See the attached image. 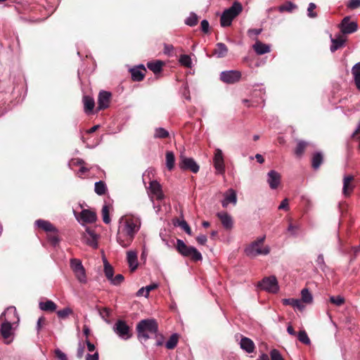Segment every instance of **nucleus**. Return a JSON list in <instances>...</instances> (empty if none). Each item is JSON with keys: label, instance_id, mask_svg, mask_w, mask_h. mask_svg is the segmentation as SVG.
<instances>
[{"label": "nucleus", "instance_id": "nucleus-1", "mask_svg": "<svg viewBox=\"0 0 360 360\" xmlns=\"http://www.w3.org/2000/svg\"><path fill=\"white\" fill-rule=\"evenodd\" d=\"M20 321L16 308L13 306L7 307L0 316V335L9 344L13 338L14 330Z\"/></svg>", "mask_w": 360, "mask_h": 360}, {"label": "nucleus", "instance_id": "nucleus-2", "mask_svg": "<svg viewBox=\"0 0 360 360\" xmlns=\"http://www.w3.org/2000/svg\"><path fill=\"white\" fill-rule=\"evenodd\" d=\"M136 330L139 339L141 341H146L149 338L148 333H157L158 323L155 319H143L138 323Z\"/></svg>", "mask_w": 360, "mask_h": 360}, {"label": "nucleus", "instance_id": "nucleus-3", "mask_svg": "<svg viewBox=\"0 0 360 360\" xmlns=\"http://www.w3.org/2000/svg\"><path fill=\"white\" fill-rule=\"evenodd\" d=\"M141 226V221L139 217L127 216L121 218L119 227L135 237L140 230Z\"/></svg>", "mask_w": 360, "mask_h": 360}, {"label": "nucleus", "instance_id": "nucleus-4", "mask_svg": "<svg viewBox=\"0 0 360 360\" xmlns=\"http://www.w3.org/2000/svg\"><path fill=\"white\" fill-rule=\"evenodd\" d=\"M265 236L258 238L250 243L245 249V252L249 257H255L258 255H267L270 252L269 246L262 247Z\"/></svg>", "mask_w": 360, "mask_h": 360}, {"label": "nucleus", "instance_id": "nucleus-5", "mask_svg": "<svg viewBox=\"0 0 360 360\" xmlns=\"http://www.w3.org/2000/svg\"><path fill=\"white\" fill-rule=\"evenodd\" d=\"M176 248L182 256L191 257L195 262L202 259L201 253L195 247L186 245L181 239L176 240Z\"/></svg>", "mask_w": 360, "mask_h": 360}, {"label": "nucleus", "instance_id": "nucleus-6", "mask_svg": "<svg viewBox=\"0 0 360 360\" xmlns=\"http://www.w3.org/2000/svg\"><path fill=\"white\" fill-rule=\"evenodd\" d=\"M242 6L240 3L236 1L233 5L225 10L220 19V23L222 27H228L231 25L232 20L242 11Z\"/></svg>", "mask_w": 360, "mask_h": 360}, {"label": "nucleus", "instance_id": "nucleus-7", "mask_svg": "<svg viewBox=\"0 0 360 360\" xmlns=\"http://www.w3.org/2000/svg\"><path fill=\"white\" fill-rule=\"evenodd\" d=\"M258 287L271 293H276L279 290L278 281L274 276L264 278L258 283Z\"/></svg>", "mask_w": 360, "mask_h": 360}, {"label": "nucleus", "instance_id": "nucleus-8", "mask_svg": "<svg viewBox=\"0 0 360 360\" xmlns=\"http://www.w3.org/2000/svg\"><path fill=\"white\" fill-rule=\"evenodd\" d=\"M70 267L77 280L80 283H85L86 282V276L82 262L78 259H71Z\"/></svg>", "mask_w": 360, "mask_h": 360}, {"label": "nucleus", "instance_id": "nucleus-9", "mask_svg": "<svg viewBox=\"0 0 360 360\" xmlns=\"http://www.w3.org/2000/svg\"><path fill=\"white\" fill-rule=\"evenodd\" d=\"M113 331L122 340H128L131 337L129 326L124 321L118 320L113 326Z\"/></svg>", "mask_w": 360, "mask_h": 360}, {"label": "nucleus", "instance_id": "nucleus-10", "mask_svg": "<svg viewBox=\"0 0 360 360\" xmlns=\"http://www.w3.org/2000/svg\"><path fill=\"white\" fill-rule=\"evenodd\" d=\"M179 167L182 170H190L193 173H197L200 169L199 165L193 158H187L182 154L179 158Z\"/></svg>", "mask_w": 360, "mask_h": 360}, {"label": "nucleus", "instance_id": "nucleus-11", "mask_svg": "<svg viewBox=\"0 0 360 360\" xmlns=\"http://www.w3.org/2000/svg\"><path fill=\"white\" fill-rule=\"evenodd\" d=\"M213 165L217 174H223L225 172L224 154L222 150L219 148H216L214 150Z\"/></svg>", "mask_w": 360, "mask_h": 360}, {"label": "nucleus", "instance_id": "nucleus-12", "mask_svg": "<svg viewBox=\"0 0 360 360\" xmlns=\"http://www.w3.org/2000/svg\"><path fill=\"white\" fill-rule=\"evenodd\" d=\"M148 193L152 202L154 198L162 200L165 198L161 185L157 181H150Z\"/></svg>", "mask_w": 360, "mask_h": 360}, {"label": "nucleus", "instance_id": "nucleus-13", "mask_svg": "<svg viewBox=\"0 0 360 360\" xmlns=\"http://www.w3.org/2000/svg\"><path fill=\"white\" fill-rule=\"evenodd\" d=\"M241 72L238 70H226L220 74V79L226 84H233L240 80Z\"/></svg>", "mask_w": 360, "mask_h": 360}, {"label": "nucleus", "instance_id": "nucleus-14", "mask_svg": "<svg viewBox=\"0 0 360 360\" xmlns=\"http://www.w3.org/2000/svg\"><path fill=\"white\" fill-rule=\"evenodd\" d=\"M116 239L120 246L126 248L130 246L134 239V237L119 227Z\"/></svg>", "mask_w": 360, "mask_h": 360}, {"label": "nucleus", "instance_id": "nucleus-15", "mask_svg": "<svg viewBox=\"0 0 360 360\" xmlns=\"http://www.w3.org/2000/svg\"><path fill=\"white\" fill-rule=\"evenodd\" d=\"M341 32L344 34H349L355 32L358 29L357 22L351 21L349 16L345 17L340 24Z\"/></svg>", "mask_w": 360, "mask_h": 360}, {"label": "nucleus", "instance_id": "nucleus-16", "mask_svg": "<svg viewBox=\"0 0 360 360\" xmlns=\"http://www.w3.org/2000/svg\"><path fill=\"white\" fill-rule=\"evenodd\" d=\"M74 214L79 221L85 223H94L96 221L97 217L95 212L91 210H83L78 217L77 212L74 211Z\"/></svg>", "mask_w": 360, "mask_h": 360}, {"label": "nucleus", "instance_id": "nucleus-17", "mask_svg": "<svg viewBox=\"0 0 360 360\" xmlns=\"http://www.w3.org/2000/svg\"><path fill=\"white\" fill-rule=\"evenodd\" d=\"M354 176L351 174L345 175L343 177L342 186V195L347 198L349 197L354 189L355 186L352 183Z\"/></svg>", "mask_w": 360, "mask_h": 360}, {"label": "nucleus", "instance_id": "nucleus-18", "mask_svg": "<svg viewBox=\"0 0 360 360\" xmlns=\"http://www.w3.org/2000/svg\"><path fill=\"white\" fill-rule=\"evenodd\" d=\"M281 176L278 172L271 170L267 173V183L271 189L277 188L281 183Z\"/></svg>", "mask_w": 360, "mask_h": 360}, {"label": "nucleus", "instance_id": "nucleus-19", "mask_svg": "<svg viewBox=\"0 0 360 360\" xmlns=\"http://www.w3.org/2000/svg\"><path fill=\"white\" fill-rule=\"evenodd\" d=\"M224 199L221 201L223 207H226L229 204L231 203L233 205H236L237 202V195L236 191L230 188L224 195Z\"/></svg>", "mask_w": 360, "mask_h": 360}, {"label": "nucleus", "instance_id": "nucleus-20", "mask_svg": "<svg viewBox=\"0 0 360 360\" xmlns=\"http://www.w3.org/2000/svg\"><path fill=\"white\" fill-rule=\"evenodd\" d=\"M111 94L110 93L102 91L99 93L98 99V110H103L107 108L110 103Z\"/></svg>", "mask_w": 360, "mask_h": 360}, {"label": "nucleus", "instance_id": "nucleus-21", "mask_svg": "<svg viewBox=\"0 0 360 360\" xmlns=\"http://www.w3.org/2000/svg\"><path fill=\"white\" fill-rule=\"evenodd\" d=\"M240 347L247 353H252L255 349L254 342L246 337H242L239 342Z\"/></svg>", "mask_w": 360, "mask_h": 360}, {"label": "nucleus", "instance_id": "nucleus-22", "mask_svg": "<svg viewBox=\"0 0 360 360\" xmlns=\"http://www.w3.org/2000/svg\"><path fill=\"white\" fill-rule=\"evenodd\" d=\"M217 217L220 219L222 226L226 229H231L233 227V219L230 214L226 212H220L217 214Z\"/></svg>", "mask_w": 360, "mask_h": 360}, {"label": "nucleus", "instance_id": "nucleus-23", "mask_svg": "<svg viewBox=\"0 0 360 360\" xmlns=\"http://www.w3.org/2000/svg\"><path fill=\"white\" fill-rule=\"evenodd\" d=\"M131 78L134 81L140 82L143 80L146 70L143 65L133 68L130 70Z\"/></svg>", "mask_w": 360, "mask_h": 360}, {"label": "nucleus", "instance_id": "nucleus-24", "mask_svg": "<svg viewBox=\"0 0 360 360\" xmlns=\"http://www.w3.org/2000/svg\"><path fill=\"white\" fill-rule=\"evenodd\" d=\"M127 261L130 270L131 271H135L139 264L137 252L135 250L128 251L127 252Z\"/></svg>", "mask_w": 360, "mask_h": 360}, {"label": "nucleus", "instance_id": "nucleus-25", "mask_svg": "<svg viewBox=\"0 0 360 360\" xmlns=\"http://www.w3.org/2000/svg\"><path fill=\"white\" fill-rule=\"evenodd\" d=\"M86 235L84 236L86 239V243L94 248H97L98 247V236L97 235L89 228H86Z\"/></svg>", "mask_w": 360, "mask_h": 360}, {"label": "nucleus", "instance_id": "nucleus-26", "mask_svg": "<svg viewBox=\"0 0 360 360\" xmlns=\"http://www.w3.org/2000/svg\"><path fill=\"white\" fill-rule=\"evenodd\" d=\"M35 224L40 229L44 230L46 232L56 233L57 231L56 228L49 221L44 219H38L35 221Z\"/></svg>", "mask_w": 360, "mask_h": 360}, {"label": "nucleus", "instance_id": "nucleus-27", "mask_svg": "<svg viewBox=\"0 0 360 360\" xmlns=\"http://www.w3.org/2000/svg\"><path fill=\"white\" fill-rule=\"evenodd\" d=\"M332 44L330 46L331 52H335L340 48L344 46L345 42V39H344L342 36L339 35L336 38H331Z\"/></svg>", "mask_w": 360, "mask_h": 360}, {"label": "nucleus", "instance_id": "nucleus-28", "mask_svg": "<svg viewBox=\"0 0 360 360\" xmlns=\"http://www.w3.org/2000/svg\"><path fill=\"white\" fill-rule=\"evenodd\" d=\"M253 49L258 55L267 53L270 52L271 50L269 45L263 44L259 41H256V43L253 45Z\"/></svg>", "mask_w": 360, "mask_h": 360}, {"label": "nucleus", "instance_id": "nucleus-29", "mask_svg": "<svg viewBox=\"0 0 360 360\" xmlns=\"http://www.w3.org/2000/svg\"><path fill=\"white\" fill-rule=\"evenodd\" d=\"M39 309L44 311H54L57 309V305L52 300H46L39 302Z\"/></svg>", "mask_w": 360, "mask_h": 360}, {"label": "nucleus", "instance_id": "nucleus-30", "mask_svg": "<svg viewBox=\"0 0 360 360\" xmlns=\"http://www.w3.org/2000/svg\"><path fill=\"white\" fill-rule=\"evenodd\" d=\"M83 103L86 113L91 112L95 106L94 98L89 96H84L83 97Z\"/></svg>", "mask_w": 360, "mask_h": 360}, {"label": "nucleus", "instance_id": "nucleus-31", "mask_svg": "<svg viewBox=\"0 0 360 360\" xmlns=\"http://www.w3.org/2000/svg\"><path fill=\"white\" fill-rule=\"evenodd\" d=\"M352 73L353 75L356 88L360 90V62L356 63L352 67Z\"/></svg>", "mask_w": 360, "mask_h": 360}, {"label": "nucleus", "instance_id": "nucleus-32", "mask_svg": "<svg viewBox=\"0 0 360 360\" xmlns=\"http://www.w3.org/2000/svg\"><path fill=\"white\" fill-rule=\"evenodd\" d=\"M283 303L285 305H291L293 307L298 309L299 310H303L304 308L302 301L299 299H284L283 300Z\"/></svg>", "mask_w": 360, "mask_h": 360}, {"label": "nucleus", "instance_id": "nucleus-33", "mask_svg": "<svg viewBox=\"0 0 360 360\" xmlns=\"http://www.w3.org/2000/svg\"><path fill=\"white\" fill-rule=\"evenodd\" d=\"M216 46L214 54L216 55L217 58H224L228 52L227 46L224 43H217Z\"/></svg>", "mask_w": 360, "mask_h": 360}, {"label": "nucleus", "instance_id": "nucleus-34", "mask_svg": "<svg viewBox=\"0 0 360 360\" xmlns=\"http://www.w3.org/2000/svg\"><path fill=\"white\" fill-rule=\"evenodd\" d=\"M111 208V205L108 202H105L102 207L101 213L103 221L105 224H108L110 223L111 219L109 215L110 209Z\"/></svg>", "mask_w": 360, "mask_h": 360}, {"label": "nucleus", "instance_id": "nucleus-35", "mask_svg": "<svg viewBox=\"0 0 360 360\" xmlns=\"http://www.w3.org/2000/svg\"><path fill=\"white\" fill-rule=\"evenodd\" d=\"M163 64V62L161 60H156L155 62L148 63L147 66L155 74H158L161 72Z\"/></svg>", "mask_w": 360, "mask_h": 360}, {"label": "nucleus", "instance_id": "nucleus-36", "mask_svg": "<svg viewBox=\"0 0 360 360\" xmlns=\"http://www.w3.org/2000/svg\"><path fill=\"white\" fill-rule=\"evenodd\" d=\"M175 156L172 151H167L166 153V167L171 171L174 167Z\"/></svg>", "mask_w": 360, "mask_h": 360}, {"label": "nucleus", "instance_id": "nucleus-37", "mask_svg": "<svg viewBox=\"0 0 360 360\" xmlns=\"http://www.w3.org/2000/svg\"><path fill=\"white\" fill-rule=\"evenodd\" d=\"M323 162V155L321 153L317 152L314 154L311 160V164L314 169H317Z\"/></svg>", "mask_w": 360, "mask_h": 360}, {"label": "nucleus", "instance_id": "nucleus-38", "mask_svg": "<svg viewBox=\"0 0 360 360\" xmlns=\"http://www.w3.org/2000/svg\"><path fill=\"white\" fill-rule=\"evenodd\" d=\"M104 274L109 281L114 276L113 267L106 259L104 260Z\"/></svg>", "mask_w": 360, "mask_h": 360}, {"label": "nucleus", "instance_id": "nucleus-39", "mask_svg": "<svg viewBox=\"0 0 360 360\" xmlns=\"http://www.w3.org/2000/svg\"><path fill=\"white\" fill-rule=\"evenodd\" d=\"M295 8H297V6L295 4H293L291 1H288L285 4L280 6L278 8V10L281 13H283V12H285V11L290 13L292 11H294Z\"/></svg>", "mask_w": 360, "mask_h": 360}, {"label": "nucleus", "instance_id": "nucleus-40", "mask_svg": "<svg viewBox=\"0 0 360 360\" xmlns=\"http://www.w3.org/2000/svg\"><path fill=\"white\" fill-rule=\"evenodd\" d=\"M169 135V131L165 128L158 127L155 129L154 138L155 139H165Z\"/></svg>", "mask_w": 360, "mask_h": 360}, {"label": "nucleus", "instance_id": "nucleus-41", "mask_svg": "<svg viewBox=\"0 0 360 360\" xmlns=\"http://www.w3.org/2000/svg\"><path fill=\"white\" fill-rule=\"evenodd\" d=\"M178 339H179V337H178L177 334L174 333V334L172 335L169 337V340L167 341V342L165 344V347L169 349H174L178 343Z\"/></svg>", "mask_w": 360, "mask_h": 360}, {"label": "nucleus", "instance_id": "nucleus-42", "mask_svg": "<svg viewBox=\"0 0 360 360\" xmlns=\"http://www.w3.org/2000/svg\"><path fill=\"white\" fill-rule=\"evenodd\" d=\"M106 189V185L103 181H99L95 183L94 191L98 195L105 194Z\"/></svg>", "mask_w": 360, "mask_h": 360}, {"label": "nucleus", "instance_id": "nucleus-43", "mask_svg": "<svg viewBox=\"0 0 360 360\" xmlns=\"http://www.w3.org/2000/svg\"><path fill=\"white\" fill-rule=\"evenodd\" d=\"M179 61L181 65L186 68H190L192 67V60L188 55H181Z\"/></svg>", "mask_w": 360, "mask_h": 360}, {"label": "nucleus", "instance_id": "nucleus-44", "mask_svg": "<svg viewBox=\"0 0 360 360\" xmlns=\"http://www.w3.org/2000/svg\"><path fill=\"white\" fill-rule=\"evenodd\" d=\"M301 295H302L301 301H302L305 303H307V304L312 302V301H313L312 295L307 288H304L302 290Z\"/></svg>", "mask_w": 360, "mask_h": 360}, {"label": "nucleus", "instance_id": "nucleus-45", "mask_svg": "<svg viewBox=\"0 0 360 360\" xmlns=\"http://www.w3.org/2000/svg\"><path fill=\"white\" fill-rule=\"evenodd\" d=\"M198 21V17L195 13H191L189 16L186 19L185 23L190 26L193 27L197 25Z\"/></svg>", "mask_w": 360, "mask_h": 360}, {"label": "nucleus", "instance_id": "nucleus-46", "mask_svg": "<svg viewBox=\"0 0 360 360\" xmlns=\"http://www.w3.org/2000/svg\"><path fill=\"white\" fill-rule=\"evenodd\" d=\"M307 144L305 141H300L295 150V155L298 157L302 156Z\"/></svg>", "mask_w": 360, "mask_h": 360}, {"label": "nucleus", "instance_id": "nucleus-47", "mask_svg": "<svg viewBox=\"0 0 360 360\" xmlns=\"http://www.w3.org/2000/svg\"><path fill=\"white\" fill-rule=\"evenodd\" d=\"M174 225L181 227L187 234L191 235V229L185 220H178Z\"/></svg>", "mask_w": 360, "mask_h": 360}, {"label": "nucleus", "instance_id": "nucleus-48", "mask_svg": "<svg viewBox=\"0 0 360 360\" xmlns=\"http://www.w3.org/2000/svg\"><path fill=\"white\" fill-rule=\"evenodd\" d=\"M73 313L72 310L70 307H65L63 309L58 310L56 311L58 316L60 319H66L69 315Z\"/></svg>", "mask_w": 360, "mask_h": 360}, {"label": "nucleus", "instance_id": "nucleus-49", "mask_svg": "<svg viewBox=\"0 0 360 360\" xmlns=\"http://www.w3.org/2000/svg\"><path fill=\"white\" fill-rule=\"evenodd\" d=\"M297 338H298L299 341H300L301 342H302L305 345L310 344V339L308 337V335L305 330H300L297 334Z\"/></svg>", "mask_w": 360, "mask_h": 360}, {"label": "nucleus", "instance_id": "nucleus-50", "mask_svg": "<svg viewBox=\"0 0 360 360\" xmlns=\"http://www.w3.org/2000/svg\"><path fill=\"white\" fill-rule=\"evenodd\" d=\"M124 276L122 274H117L115 276H113V277L110 279V282L113 285H119L124 281Z\"/></svg>", "mask_w": 360, "mask_h": 360}, {"label": "nucleus", "instance_id": "nucleus-51", "mask_svg": "<svg viewBox=\"0 0 360 360\" xmlns=\"http://www.w3.org/2000/svg\"><path fill=\"white\" fill-rule=\"evenodd\" d=\"M330 301L331 303L334 304L336 306H341L345 302V299L343 297L338 295V296H331L330 297Z\"/></svg>", "mask_w": 360, "mask_h": 360}, {"label": "nucleus", "instance_id": "nucleus-52", "mask_svg": "<svg viewBox=\"0 0 360 360\" xmlns=\"http://www.w3.org/2000/svg\"><path fill=\"white\" fill-rule=\"evenodd\" d=\"M84 350H85V343L79 342L78 348H77V356L79 359L82 358V356H84Z\"/></svg>", "mask_w": 360, "mask_h": 360}, {"label": "nucleus", "instance_id": "nucleus-53", "mask_svg": "<svg viewBox=\"0 0 360 360\" xmlns=\"http://www.w3.org/2000/svg\"><path fill=\"white\" fill-rule=\"evenodd\" d=\"M316 262L319 267L322 270H324V269L326 267V265L324 262L323 255L322 254L318 255Z\"/></svg>", "mask_w": 360, "mask_h": 360}, {"label": "nucleus", "instance_id": "nucleus-54", "mask_svg": "<svg viewBox=\"0 0 360 360\" xmlns=\"http://www.w3.org/2000/svg\"><path fill=\"white\" fill-rule=\"evenodd\" d=\"M271 360H284L277 349H273L270 353Z\"/></svg>", "mask_w": 360, "mask_h": 360}, {"label": "nucleus", "instance_id": "nucleus-55", "mask_svg": "<svg viewBox=\"0 0 360 360\" xmlns=\"http://www.w3.org/2000/svg\"><path fill=\"white\" fill-rule=\"evenodd\" d=\"M316 4L314 3H310L309 4L307 12H308V16L309 18H315L316 16V13H314L313 11L316 8Z\"/></svg>", "mask_w": 360, "mask_h": 360}, {"label": "nucleus", "instance_id": "nucleus-56", "mask_svg": "<svg viewBox=\"0 0 360 360\" xmlns=\"http://www.w3.org/2000/svg\"><path fill=\"white\" fill-rule=\"evenodd\" d=\"M158 287V285L157 283H152V284H150V285L144 287V289H146V294L144 295V297H148L149 292L151 290L156 289Z\"/></svg>", "mask_w": 360, "mask_h": 360}, {"label": "nucleus", "instance_id": "nucleus-57", "mask_svg": "<svg viewBox=\"0 0 360 360\" xmlns=\"http://www.w3.org/2000/svg\"><path fill=\"white\" fill-rule=\"evenodd\" d=\"M55 354L58 360H68L66 354L64 352H63L60 349H56L55 350Z\"/></svg>", "mask_w": 360, "mask_h": 360}, {"label": "nucleus", "instance_id": "nucleus-58", "mask_svg": "<svg viewBox=\"0 0 360 360\" xmlns=\"http://www.w3.org/2000/svg\"><path fill=\"white\" fill-rule=\"evenodd\" d=\"M201 30L204 33H207L209 32V22L207 20H202L200 23Z\"/></svg>", "mask_w": 360, "mask_h": 360}, {"label": "nucleus", "instance_id": "nucleus-59", "mask_svg": "<svg viewBox=\"0 0 360 360\" xmlns=\"http://www.w3.org/2000/svg\"><path fill=\"white\" fill-rule=\"evenodd\" d=\"M278 209L279 210H289V203H288V200L287 198H285L284 200H283L281 201L280 205L278 206Z\"/></svg>", "mask_w": 360, "mask_h": 360}, {"label": "nucleus", "instance_id": "nucleus-60", "mask_svg": "<svg viewBox=\"0 0 360 360\" xmlns=\"http://www.w3.org/2000/svg\"><path fill=\"white\" fill-rule=\"evenodd\" d=\"M299 229L298 226H295L292 224H290L288 227V231L290 232L291 235L296 236L297 235V231Z\"/></svg>", "mask_w": 360, "mask_h": 360}, {"label": "nucleus", "instance_id": "nucleus-61", "mask_svg": "<svg viewBox=\"0 0 360 360\" xmlns=\"http://www.w3.org/2000/svg\"><path fill=\"white\" fill-rule=\"evenodd\" d=\"M100 315L101 316L105 321L106 318L110 316V310L108 308H103V309L100 310Z\"/></svg>", "mask_w": 360, "mask_h": 360}, {"label": "nucleus", "instance_id": "nucleus-62", "mask_svg": "<svg viewBox=\"0 0 360 360\" xmlns=\"http://www.w3.org/2000/svg\"><path fill=\"white\" fill-rule=\"evenodd\" d=\"M348 6L354 9L360 6V0H350Z\"/></svg>", "mask_w": 360, "mask_h": 360}, {"label": "nucleus", "instance_id": "nucleus-63", "mask_svg": "<svg viewBox=\"0 0 360 360\" xmlns=\"http://www.w3.org/2000/svg\"><path fill=\"white\" fill-rule=\"evenodd\" d=\"M99 355L98 352H95L93 354H88L86 356V360H98Z\"/></svg>", "mask_w": 360, "mask_h": 360}, {"label": "nucleus", "instance_id": "nucleus-64", "mask_svg": "<svg viewBox=\"0 0 360 360\" xmlns=\"http://www.w3.org/2000/svg\"><path fill=\"white\" fill-rule=\"evenodd\" d=\"M196 240L200 245H205L207 240V236L205 235H200L197 236Z\"/></svg>", "mask_w": 360, "mask_h": 360}]
</instances>
